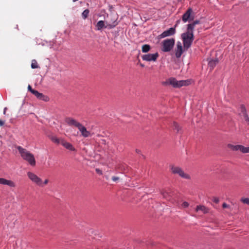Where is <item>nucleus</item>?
I'll return each instance as SVG.
<instances>
[{
  "instance_id": "obj_7",
  "label": "nucleus",
  "mask_w": 249,
  "mask_h": 249,
  "mask_svg": "<svg viewBox=\"0 0 249 249\" xmlns=\"http://www.w3.org/2000/svg\"><path fill=\"white\" fill-rule=\"evenodd\" d=\"M176 33L175 27H171L169 29L162 32L160 36L159 37L160 38H163L167 36H171L175 35Z\"/></svg>"
},
{
  "instance_id": "obj_11",
  "label": "nucleus",
  "mask_w": 249,
  "mask_h": 249,
  "mask_svg": "<svg viewBox=\"0 0 249 249\" xmlns=\"http://www.w3.org/2000/svg\"><path fill=\"white\" fill-rule=\"evenodd\" d=\"M65 122L68 125L75 126L77 128H78L81 124L80 123L71 117L66 118L65 119Z\"/></svg>"
},
{
  "instance_id": "obj_21",
  "label": "nucleus",
  "mask_w": 249,
  "mask_h": 249,
  "mask_svg": "<svg viewBox=\"0 0 249 249\" xmlns=\"http://www.w3.org/2000/svg\"><path fill=\"white\" fill-rule=\"evenodd\" d=\"M241 145H240V144L234 145L232 144H228L227 146L229 148H230L231 150L237 151L240 150Z\"/></svg>"
},
{
  "instance_id": "obj_28",
  "label": "nucleus",
  "mask_w": 249,
  "mask_h": 249,
  "mask_svg": "<svg viewBox=\"0 0 249 249\" xmlns=\"http://www.w3.org/2000/svg\"><path fill=\"white\" fill-rule=\"evenodd\" d=\"M89 9L85 10L83 13H82V17L84 19H86L88 18L89 14Z\"/></svg>"
},
{
  "instance_id": "obj_10",
  "label": "nucleus",
  "mask_w": 249,
  "mask_h": 249,
  "mask_svg": "<svg viewBox=\"0 0 249 249\" xmlns=\"http://www.w3.org/2000/svg\"><path fill=\"white\" fill-rule=\"evenodd\" d=\"M183 52V47L182 44L180 42L178 41L177 43L176 48L175 50V55L177 58L181 57Z\"/></svg>"
},
{
  "instance_id": "obj_19",
  "label": "nucleus",
  "mask_w": 249,
  "mask_h": 249,
  "mask_svg": "<svg viewBox=\"0 0 249 249\" xmlns=\"http://www.w3.org/2000/svg\"><path fill=\"white\" fill-rule=\"evenodd\" d=\"M162 195L163 197L167 199H170L172 196V193L169 190H163L161 192Z\"/></svg>"
},
{
  "instance_id": "obj_32",
  "label": "nucleus",
  "mask_w": 249,
  "mask_h": 249,
  "mask_svg": "<svg viewBox=\"0 0 249 249\" xmlns=\"http://www.w3.org/2000/svg\"><path fill=\"white\" fill-rule=\"evenodd\" d=\"M57 138H57L56 136H52L51 137H50V139L54 143L56 142Z\"/></svg>"
},
{
  "instance_id": "obj_33",
  "label": "nucleus",
  "mask_w": 249,
  "mask_h": 249,
  "mask_svg": "<svg viewBox=\"0 0 249 249\" xmlns=\"http://www.w3.org/2000/svg\"><path fill=\"white\" fill-rule=\"evenodd\" d=\"M112 180L114 182H116L117 181L119 180V178L115 176H113L112 177Z\"/></svg>"
},
{
  "instance_id": "obj_20",
  "label": "nucleus",
  "mask_w": 249,
  "mask_h": 249,
  "mask_svg": "<svg viewBox=\"0 0 249 249\" xmlns=\"http://www.w3.org/2000/svg\"><path fill=\"white\" fill-rule=\"evenodd\" d=\"M218 59H212L210 60L208 63V66L211 70L213 69L215 66L218 64Z\"/></svg>"
},
{
  "instance_id": "obj_17",
  "label": "nucleus",
  "mask_w": 249,
  "mask_h": 249,
  "mask_svg": "<svg viewBox=\"0 0 249 249\" xmlns=\"http://www.w3.org/2000/svg\"><path fill=\"white\" fill-rule=\"evenodd\" d=\"M195 211L196 212H198V211H201L203 213H207L209 212V209L204 205L197 206Z\"/></svg>"
},
{
  "instance_id": "obj_13",
  "label": "nucleus",
  "mask_w": 249,
  "mask_h": 249,
  "mask_svg": "<svg viewBox=\"0 0 249 249\" xmlns=\"http://www.w3.org/2000/svg\"><path fill=\"white\" fill-rule=\"evenodd\" d=\"M0 184L7 185L11 187H16V184L14 181L6 179L4 178H0Z\"/></svg>"
},
{
  "instance_id": "obj_37",
  "label": "nucleus",
  "mask_w": 249,
  "mask_h": 249,
  "mask_svg": "<svg viewBox=\"0 0 249 249\" xmlns=\"http://www.w3.org/2000/svg\"><path fill=\"white\" fill-rule=\"evenodd\" d=\"M228 207H229V205L228 204H227L226 203H224L222 204V207L223 208H228Z\"/></svg>"
},
{
  "instance_id": "obj_8",
  "label": "nucleus",
  "mask_w": 249,
  "mask_h": 249,
  "mask_svg": "<svg viewBox=\"0 0 249 249\" xmlns=\"http://www.w3.org/2000/svg\"><path fill=\"white\" fill-rule=\"evenodd\" d=\"M163 85H172L174 88H178V81L173 77H171L167 79L166 81L162 83Z\"/></svg>"
},
{
  "instance_id": "obj_31",
  "label": "nucleus",
  "mask_w": 249,
  "mask_h": 249,
  "mask_svg": "<svg viewBox=\"0 0 249 249\" xmlns=\"http://www.w3.org/2000/svg\"><path fill=\"white\" fill-rule=\"evenodd\" d=\"M189 206V204L186 201L183 202L182 203V204H181L182 207L184 208H187Z\"/></svg>"
},
{
  "instance_id": "obj_40",
  "label": "nucleus",
  "mask_w": 249,
  "mask_h": 249,
  "mask_svg": "<svg viewBox=\"0 0 249 249\" xmlns=\"http://www.w3.org/2000/svg\"><path fill=\"white\" fill-rule=\"evenodd\" d=\"M48 179H46L44 180V182L42 183V184H47L48 183Z\"/></svg>"
},
{
  "instance_id": "obj_4",
  "label": "nucleus",
  "mask_w": 249,
  "mask_h": 249,
  "mask_svg": "<svg viewBox=\"0 0 249 249\" xmlns=\"http://www.w3.org/2000/svg\"><path fill=\"white\" fill-rule=\"evenodd\" d=\"M171 172L174 174H177L182 178L190 179L191 178L190 176L185 173L183 170L178 166H175L172 165L170 166Z\"/></svg>"
},
{
  "instance_id": "obj_23",
  "label": "nucleus",
  "mask_w": 249,
  "mask_h": 249,
  "mask_svg": "<svg viewBox=\"0 0 249 249\" xmlns=\"http://www.w3.org/2000/svg\"><path fill=\"white\" fill-rule=\"evenodd\" d=\"M189 80H180L178 81V88L182 86H188L190 84Z\"/></svg>"
},
{
  "instance_id": "obj_43",
  "label": "nucleus",
  "mask_w": 249,
  "mask_h": 249,
  "mask_svg": "<svg viewBox=\"0 0 249 249\" xmlns=\"http://www.w3.org/2000/svg\"><path fill=\"white\" fill-rule=\"evenodd\" d=\"M117 25V23L114 24L113 25L111 26L110 28H113Z\"/></svg>"
},
{
  "instance_id": "obj_45",
  "label": "nucleus",
  "mask_w": 249,
  "mask_h": 249,
  "mask_svg": "<svg viewBox=\"0 0 249 249\" xmlns=\"http://www.w3.org/2000/svg\"><path fill=\"white\" fill-rule=\"evenodd\" d=\"M141 66L142 67H144V65H143V64H141Z\"/></svg>"
},
{
  "instance_id": "obj_5",
  "label": "nucleus",
  "mask_w": 249,
  "mask_h": 249,
  "mask_svg": "<svg viewBox=\"0 0 249 249\" xmlns=\"http://www.w3.org/2000/svg\"><path fill=\"white\" fill-rule=\"evenodd\" d=\"M27 176L29 179L34 183L36 184V185L42 186V179L39 178L37 176H36L34 173L31 172H28L27 173Z\"/></svg>"
},
{
  "instance_id": "obj_6",
  "label": "nucleus",
  "mask_w": 249,
  "mask_h": 249,
  "mask_svg": "<svg viewBox=\"0 0 249 249\" xmlns=\"http://www.w3.org/2000/svg\"><path fill=\"white\" fill-rule=\"evenodd\" d=\"M159 56V54L158 53L153 54L148 53L142 56V58L146 61H156Z\"/></svg>"
},
{
  "instance_id": "obj_35",
  "label": "nucleus",
  "mask_w": 249,
  "mask_h": 249,
  "mask_svg": "<svg viewBox=\"0 0 249 249\" xmlns=\"http://www.w3.org/2000/svg\"><path fill=\"white\" fill-rule=\"evenodd\" d=\"M28 89L32 93L33 90H35V89H34L32 88V87L30 85H28Z\"/></svg>"
},
{
  "instance_id": "obj_39",
  "label": "nucleus",
  "mask_w": 249,
  "mask_h": 249,
  "mask_svg": "<svg viewBox=\"0 0 249 249\" xmlns=\"http://www.w3.org/2000/svg\"><path fill=\"white\" fill-rule=\"evenodd\" d=\"M4 122L0 120V126H2L4 125Z\"/></svg>"
},
{
  "instance_id": "obj_30",
  "label": "nucleus",
  "mask_w": 249,
  "mask_h": 249,
  "mask_svg": "<svg viewBox=\"0 0 249 249\" xmlns=\"http://www.w3.org/2000/svg\"><path fill=\"white\" fill-rule=\"evenodd\" d=\"M64 139H59V138H57L56 142H55V143L57 144H61V145H62V141H64Z\"/></svg>"
},
{
  "instance_id": "obj_25",
  "label": "nucleus",
  "mask_w": 249,
  "mask_h": 249,
  "mask_svg": "<svg viewBox=\"0 0 249 249\" xmlns=\"http://www.w3.org/2000/svg\"><path fill=\"white\" fill-rule=\"evenodd\" d=\"M151 49L150 46L148 44H144L142 47V53H147Z\"/></svg>"
},
{
  "instance_id": "obj_27",
  "label": "nucleus",
  "mask_w": 249,
  "mask_h": 249,
  "mask_svg": "<svg viewBox=\"0 0 249 249\" xmlns=\"http://www.w3.org/2000/svg\"><path fill=\"white\" fill-rule=\"evenodd\" d=\"M240 151L243 153H248L249 151V147H245L241 145Z\"/></svg>"
},
{
  "instance_id": "obj_29",
  "label": "nucleus",
  "mask_w": 249,
  "mask_h": 249,
  "mask_svg": "<svg viewBox=\"0 0 249 249\" xmlns=\"http://www.w3.org/2000/svg\"><path fill=\"white\" fill-rule=\"evenodd\" d=\"M241 201L244 203V204H246L247 205H249V198H244V197H242L241 199Z\"/></svg>"
},
{
  "instance_id": "obj_38",
  "label": "nucleus",
  "mask_w": 249,
  "mask_h": 249,
  "mask_svg": "<svg viewBox=\"0 0 249 249\" xmlns=\"http://www.w3.org/2000/svg\"><path fill=\"white\" fill-rule=\"evenodd\" d=\"M179 22H180V20H178L174 27H175V28H176L177 27L179 23Z\"/></svg>"
},
{
  "instance_id": "obj_12",
  "label": "nucleus",
  "mask_w": 249,
  "mask_h": 249,
  "mask_svg": "<svg viewBox=\"0 0 249 249\" xmlns=\"http://www.w3.org/2000/svg\"><path fill=\"white\" fill-rule=\"evenodd\" d=\"M32 93L35 95L38 99L47 102L49 100L48 96L43 95L42 93H39L38 91L35 90H33Z\"/></svg>"
},
{
  "instance_id": "obj_9",
  "label": "nucleus",
  "mask_w": 249,
  "mask_h": 249,
  "mask_svg": "<svg viewBox=\"0 0 249 249\" xmlns=\"http://www.w3.org/2000/svg\"><path fill=\"white\" fill-rule=\"evenodd\" d=\"M79 131L81 132V136L84 138H87L91 136L90 132L87 130L85 126L82 124L77 128Z\"/></svg>"
},
{
  "instance_id": "obj_24",
  "label": "nucleus",
  "mask_w": 249,
  "mask_h": 249,
  "mask_svg": "<svg viewBox=\"0 0 249 249\" xmlns=\"http://www.w3.org/2000/svg\"><path fill=\"white\" fill-rule=\"evenodd\" d=\"M172 127H173V129L174 130H176L177 131V132H179L180 131V130H181V127L176 122H174L173 123Z\"/></svg>"
},
{
  "instance_id": "obj_14",
  "label": "nucleus",
  "mask_w": 249,
  "mask_h": 249,
  "mask_svg": "<svg viewBox=\"0 0 249 249\" xmlns=\"http://www.w3.org/2000/svg\"><path fill=\"white\" fill-rule=\"evenodd\" d=\"M238 114L240 116L243 117L245 118L246 116H247L248 113L246 108L245 106L243 105H241L238 109Z\"/></svg>"
},
{
  "instance_id": "obj_1",
  "label": "nucleus",
  "mask_w": 249,
  "mask_h": 249,
  "mask_svg": "<svg viewBox=\"0 0 249 249\" xmlns=\"http://www.w3.org/2000/svg\"><path fill=\"white\" fill-rule=\"evenodd\" d=\"M22 158L27 161L31 166L36 165V160L33 154L20 146L16 147Z\"/></svg>"
},
{
  "instance_id": "obj_34",
  "label": "nucleus",
  "mask_w": 249,
  "mask_h": 249,
  "mask_svg": "<svg viewBox=\"0 0 249 249\" xmlns=\"http://www.w3.org/2000/svg\"><path fill=\"white\" fill-rule=\"evenodd\" d=\"M96 172L97 173L100 174V175H102V171L99 169H96Z\"/></svg>"
},
{
  "instance_id": "obj_2",
  "label": "nucleus",
  "mask_w": 249,
  "mask_h": 249,
  "mask_svg": "<svg viewBox=\"0 0 249 249\" xmlns=\"http://www.w3.org/2000/svg\"><path fill=\"white\" fill-rule=\"evenodd\" d=\"M181 37L184 50H187L191 46L194 39L193 32L187 29V31L182 33Z\"/></svg>"
},
{
  "instance_id": "obj_18",
  "label": "nucleus",
  "mask_w": 249,
  "mask_h": 249,
  "mask_svg": "<svg viewBox=\"0 0 249 249\" xmlns=\"http://www.w3.org/2000/svg\"><path fill=\"white\" fill-rule=\"evenodd\" d=\"M199 23L200 21L199 20H196L194 21L192 23L188 24L187 29L188 30H190L193 32L196 25L198 24Z\"/></svg>"
},
{
  "instance_id": "obj_26",
  "label": "nucleus",
  "mask_w": 249,
  "mask_h": 249,
  "mask_svg": "<svg viewBox=\"0 0 249 249\" xmlns=\"http://www.w3.org/2000/svg\"><path fill=\"white\" fill-rule=\"evenodd\" d=\"M31 68L34 69L39 68L36 60H32L31 63Z\"/></svg>"
},
{
  "instance_id": "obj_41",
  "label": "nucleus",
  "mask_w": 249,
  "mask_h": 249,
  "mask_svg": "<svg viewBox=\"0 0 249 249\" xmlns=\"http://www.w3.org/2000/svg\"><path fill=\"white\" fill-rule=\"evenodd\" d=\"M214 201L216 203H218L219 201V199L217 198H215L214 199Z\"/></svg>"
},
{
  "instance_id": "obj_16",
  "label": "nucleus",
  "mask_w": 249,
  "mask_h": 249,
  "mask_svg": "<svg viewBox=\"0 0 249 249\" xmlns=\"http://www.w3.org/2000/svg\"><path fill=\"white\" fill-rule=\"evenodd\" d=\"M62 145L67 149L71 151H75L76 150L74 146L70 142H67L65 140L62 141Z\"/></svg>"
},
{
  "instance_id": "obj_42",
  "label": "nucleus",
  "mask_w": 249,
  "mask_h": 249,
  "mask_svg": "<svg viewBox=\"0 0 249 249\" xmlns=\"http://www.w3.org/2000/svg\"><path fill=\"white\" fill-rule=\"evenodd\" d=\"M7 109V107H4V110H3V114H6V111Z\"/></svg>"
},
{
  "instance_id": "obj_44",
  "label": "nucleus",
  "mask_w": 249,
  "mask_h": 249,
  "mask_svg": "<svg viewBox=\"0 0 249 249\" xmlns=\"http://www.w3.org/2000/svg\"><path fill=\"white\" fill-rule=\"evenodd\" d=\"M136 152H137V153H140V151L139 150H138V149H136Z\"/></svg>"
},
{
  "instance_id": "obj_22",
  "label": "nucleus",
  "mask_w": 249,
  "mask_h": 249,
  "mask_svg": "<svg viewBox=\"0 0 249 249\" xmlns=\"http://www.w3.org/2000/svg\"><path fill=\"white\" fill-rule=\"evenodd\" d=\"M96 29L97 30H101L103 28L106 27L105 26V23L103 20L99 21L96 25Z\"/></svg>"
},
{
  "instance_id": "obj_3",
  "label": "nucleus",
  "mask_w": 249,
  "mask_h": 249,
  "mask_svg": "<svg viewBox=\"0 0 249 249\" xmlns=\"http://www.w3.org/2000/svg\"><path fill=\"white\" fill-rule=\"evenodd\" d=\"M175 39L173 38L166 39L161 42V50L163 52L171 51L175 45Z\"/></svg>"
},
{
  "instance_id": "obj_36",
  "label": "nucleus",
  "mask_w": 249,
  "mask_h": 249,
  "mask_svg": "<svg viewBox=\"0 0 249 249\" xmlns=\"http://www.w3.org/2000/svg\"><path fill=\"white\" fill-rule=\"evenodd\" d=\"M244 119H245L247 123L249 125V117L248 116V115Z\"/></svg>"
},
{
  "instance_id": "obj_15",
  "label": "nucleus",
  "mask_w": 249,
  "mask_h": 249,
  "mask_svg": "<svg viewBox=\"0 0 249 249\" xmlns=\"http://www.w3.org/2000/svg\"><path fill=\"white\" fill-rule=\"evenodd\" d=\"M192 12L191 8H189L186 12L182 15V19L185 23L189 20L191 14Z\"/></svg>"
}]
</instances>
